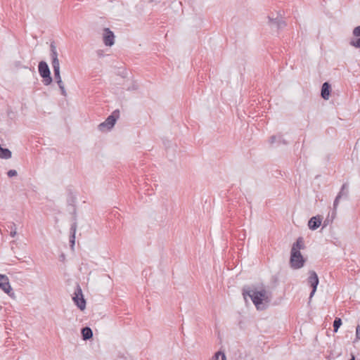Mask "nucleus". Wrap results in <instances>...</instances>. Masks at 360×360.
I'll use <instances>...</instances> for the list:
<instances>
[{
  "instance_id": "f257e3e1",
  "label": "nucleus",
  "mask_w": 360,
  "mask_h": 360,
  "mask_svg": "<svg viewBox=\"0 0 360 360\" xmlns=\"http://www.w3.org/2000/svg\"><path fill=\"white\" fill-rule=\"evenodd\" d=\"M243 296L245 300H247V296L250 297L257 309L262 310L265 309L266 306L263 301L266 300L267 297L266 291L264 289L257 291L251 290L249 287H244Z\"/></svg>"
},
{
  "instance_id": "f03ea898",
  "label": "nucleus",
  "mask_w": 360,
  "mask_h": 360,
  "mask_svg": "<svg viewBox=\"0 0 360 360\" xmlns=\"http://www.w3.org/2000/svg\"><path fill=\"white\" fill-rule=\"evenodd\" d=\"M119 116L120 111L118 110H115L103 122L98 125V129L101 131L110 130L114 127L117 120L119 118Z\"/></svg>"
},
{
  "instance_id": "7ed1b4c3",
  "label": "nucleus",
  "mask_w": 360,
  "mask_h": 360,
  "mask_svg": "<svg viewBox=\"0 0 360 360\" xmlns=\"http://www.w3.org/2000/svg\"><path fill=\"white\" fill-rule=\"evenodd\" d=\"M294 250L295 249L291 250L290 251V264L292 269H298L304 265L305 259H304L300 251Z\"/></svg>"
},
{
  "instance_id": "20e7f679",
  "label": "nucleus",
  "mask_w": 360,
  "mask_h": 360,
  "mask_svg": "<svg viewBox=\"0 0 360 360\" xmlns=\"http://www.w3.org/2000/svg\"><path fill=\"white\" fill-rule=\"evenodd\" d=\"M39 73L43 78V83L45 86H48L51 84L53 79L51 77V72L48 64L45 61H40L38 65Z\"/></svg>"
},
{
  "instance_id": "39448f33",
  "label": "nucleus",
  "mask_w": 360,
  "mask_h": 360,
  "mask_svg": "<svg viewBox=\"0 0 360 360\" xmlns=\"http://www.w3.org/2000/svg\"><path fill=\"white\" fill-rule=\"evenodd\" d=\"M72 300L80 310H84L86 308V300L79 283H77L76 285L75 290L72 295Z\"/></svg>"
},
{
  "instance_id": "423d86ee",
  "label": "nucleus",
  "mask_w": 360,
  "mask_h": 360,
  "mask_svg": "<svg viewBox=\"0 0 360 360\" xmlns=\"http://www.w3.org/2000/svg\"><path fill=\"white\" fill-rule=\"evenodd\" d=\"M307 283L311 288V292L309 295V299H311L315 294L319 283L318 275L314 271L311 270L309 271Z\"/></svg>"
},
{
  "instance_id": "0eeeda50",
  "label": "nucleus",
  "mask_w": 360,
  "mask_h": 360,
  "mask_svg": "<svg viewBox=\"0 0 360 360\" xmlns=\"http://www.w3.org/2000/svg\"><path fill=\"white\" fill-rule=\"evenodd\" d=\"M349 195V185L347 183H344L341 187L340 192L336 196L334 202H333V208L335 210L338 205L340 199L342 198H347Z\"/></svg>"
},
{
  "instance_id": "6e6552de",
  "label": "nucleus",
  "mask_w": 360,
  "mask_h": 360,
  "mask_svg": "<svg viewBox=\"0 0 360 360\" xmlns=\"http://www.w3.org/2000/svg\"><path fill=\"white\" fill-rule=\"evenodd\" d=\"M268 20L269 24L271 29L279 30L285 27L286 25L285 22L282 19V18L280 17L273 18L270 16H268Z\"/></svg>"
},
{
  "instance_id": "1a4fd4ad",
  "label": "nucleus",
  "mask_w": 360,
  "mask_h": 360,
  "mask_svg": "<svg viewBox=\"0 0 360 360\" xmlns=\"http://www.w3.org/2000/svg\"><path fill=\"white\" fill-rule=\"evenodd\" d=\"M103 43L107 46H111L115 43L114 33L109 28H104L103 34Z\"/></svg>"
},
{
  "instance_id": "9d476101",
  "label": "nucleus",
  "mask_w": 360,
  "mask_h": 360,
  "mask_svg": "<svg viewBox=\"0 0 360 360\" xmlns=\"http://www.w3.org/2000/svg\"><path fill=\"white\" fill-rule=\"evenodd\" d=\"M269 143L271 146H280L281 145H287L288 142L283 138V135L278 134L273 135L269 138Z\"/></svg>"
},
{
  "instance_id": "9b49d317",
  "label": "nucleus",
  "mask_w": 360,
  "mask_h": 360,
  "mask_svg": "<svg viewBox=\"0 0 360 360\" xmlns=\"http://www.w3.org/2000/svg\"><path fill=\"white\" fill-rule=\"evenodd\" d=\"M77 228V223L76 211H75V209H74L73 223L72 224L70 229V243L71 247H73L75 243V234H76Z\"/></svg>"
},
{
  "instance_id": "f8f14e48",
  "label": "nucleus",
  "mask_w": 360,
  "mask_h": 360,
  "mask_svg": "<svg viewBox=\"0 0 360 360\" xmlns=\"http://www.w3.org/2000/svg\"><path fill=\"white\" fill-rule=\"evenodd\" d=\"M353 37L349 44L356 49H360V25L356 27L352 32Z\"/></svg>"
},
{
  "instance_id": "ddd939ff",
  "label": "nucleus",
  "mask_w": 360,
  "mask_h": 360,
  "mask_svg": "<svg viewBox=\"0 0 360 360\" xmlns=\"http://www.w3.org/2000/svg\"><path fill=\"white\" fill-rule=\"evenodd\" d=\"M0 288L7 294L12 290L8 278L6 275L0 274Z\"/></svg>"
},
{
  "instance_id": "4468645a",
  "label": "nucleus",
  "mask_w": 360,
  "mask_h": 360,
  "mask_svg": "<svg viewBox=\"0 0 360 360\" xmlns=\"http://www.w3.org/2000/svg\"><path fill=\"white\" fill-rule=\"evenodd\" d=\"M322 219V217L320 215L312 217L308 221L309 229L313 231L317 229L321 224Z\"/></svg>"
},
{
  "instance_id": "2eb2a0df",
  "label": "nucleus",
  "mask_w": 360,
  "mask_h": 360,
  "mask_svg": "<svg viewBox=\"0 0 360 360\" xmlns=\"http://www.w3.org/2000/svg\"><path fill=\"white\" fill-rule=\"evenodd\" d=\"M81 334L84 340H89L93 337V331L89 326H85L82 328Z\"/></svg>"
},
{
  "instance_id": "dca6fc26",
  "label": "nucleus",
  "mask_w": 360,
  "mask_h": 360,
  "mask_svg": "<svg viewBox=\"0 0 360 360\" xmlns=\"http://www.w3.org/2000/svg\"><path fill=\"white\" fill-rule=\"evenodd\" d=\"M330 92V85L328 82H324L321 87V97L325 100H328L329 98Z\"/></svg>"
},
{
  "instance_id": "f3484780",
  "label": "nucleus",
  "mask_w": 360,
  "mask_h": 360,
  "mask_svg": "<svg viewBox=\"0 0 360 360\" xmlns=\"http://www.w3.org/2000/svg\"><path fill=\"white\" fill-rule=\"evenodd\" d=\"M304 245L303 238L300 237L297 239L296 242L293 243L291 250H294V251H300L301 249H304Z\"/></svg>"
},
{
  "instance_id": "a211bd4d",
  "label": "nucleus",
  "mask_w": 360,
  "mask_h": 360,
  "mask_svg": "<svg viewBox=\"0 0 360 360\" xmlns=\"http://www.w3.org/2000/svg\"><path fill=\"white\" fill-rule=\"evenodd\" d=\"M50 49H51V60H55V59H58V53H57L56 46L54 42H52L51 44Z\"/></svg>"
},
{
  "instance_id": "6ab92c4d",
  "label": "nucleus",
  "mask_w": 360,
  "mask_h": 360,
  "mask_svg": "<svg viewBox=\"0 0 360 360\" xmlns=\"http://www.w3.org/2000/svg\"><path fill=\"white\" fill-rule=\"evenodd\" d=\"M11 152L8 148H2L0 145V158H11Z\"/></svg>"
},
{
  "instance_id": "aec40b11",
  "label": "nucleus",
  "mask_w": 360,
  "mask_h": 360,
  "mask_svg": "<svg viewBox=\"0 0 360 360\" xmlns=\"http://www.w3.org/2000/svg\"><path fill=\"white\" fill-rule=\"evenodd\" d=\"M342 325V320L340 318H338V317H336L333 321V331L335 333H337L338 329L340 328V327Z\"/></svg>"
},
{
  "instance_id": "412c9836",
  "label": "nucleus",
  "mask_w": 360,
  "mask_h": 360,
  "mask_svg": "<svg viewBox=\"0 0 360 360\" xmlns=\"http://www.w3.org/2000/svg\"><path fill=\"white\" fill-rule=\"evenodd\" d=\"M220 356H221V360H226V357L224 353L220 351L216 352L214 355L212 356V358L210 359V360H219Z\"/></svg>"
},
{
  "instance_id": "4be33fe9",
  "label": "nucleus",
  "mask_w": 360,
  "mask_h": 360,
  "mask_svg": "<svg viewBox=\"0 0 360 360\" xmlns=\"http://www.w3.org/2000/svg\"><path fill=\"white\" fill-rule=\"evenodd\" d=\"M56 82H57V84L58 85V87H59V89L60 90L61 94L63 96H67V92H66V90L65 89V85H64L62 79L59 80V81H57Z\"/></svg>"
},
{
  "instance_id": "5701e85b",
  "label": "nucleus",
  "mask_w": 360,
  "mask_h": 360,
  "mask_svg": "<svg viewBox=\"0 0 360 360\" xmlns=\"http://www.w3.org/2000/svg\"><path fill=\"white\" fill-rule=\"evenodd\" d=\"M51 65H52L53 71L54 70H60V63H59L58 58V59H55V60H51Z\"/></svg>"
},
{
  "instance_id": "b1692460",
  "label": "nucleus",
  "mask_w": 360,
  "mask_h": 360,
  "mask_svg": "<svg viewBox=\"0 0 360 360\" xmlns=\"http://www.w3.org/2000/svg\"><path fill=\"white\" fill-rule=\"evenodd\" d=\"M75 201H76V198L72 193H70L68 198V205H71L72 207H75Z\"/></svg>"
},
{
  "instance_id": "393cba45",
  "label": "nucleus",
  "mask_w": 360,
  "mask_h": 360,
  "mask_svg": "<svg viewBox=\"0 0 360 360\" xmlns=\"http://www.w3.org/2000/svg\"><path fill=\"white\" fill-rule=\"evenodd\" d=\"M53 73H54V77H55V79L56 81H59V80H61V77H60V70H54L53 71Z\"/></svg>"
},
{
  "instance_id": "a878e982",
  "label": "nucleus",
  "mask_w": 360,
  "mask_h": 360,
  "mask_svg": "<svg viewBox=\"0 0 360 360\" xmlns=\"http://www.w3.org/2000/svg\"><path fill=\"white\" fill-rule=\"evenodd\" d=\"M17 171L15 169H11L7 172V175L8 177L11 178L17 175Z\"/></svg>"
},
{
  "instance_id": "bb28decb",
  "label": "nucleus",
  "mask_w": 360,
  "mask_h": 360,
  "mask_svg": "<svg viewBox=\"0 0 360 360\" xmlns=\"http://www.w3.org/2000/svg\"><path fill=\"white\" fill-rule=\"evenodd\" d=\"M356 340H360V326H357L356 328Z\"/></svg>"
},
{
  "instance_id": "cd10ccee",
  "label": "nucleus",
  "mask_w": 360,
  "mask_h": 360,
  "mask_svg": "<svg viewBox=\"0 0 360 360\" xmlns=\"http://www.w3.org/2000/svg\"><path fill=\"white\" fill-rule=\"evenodd\" d=\"M8 228L11 230V231H13L14 229H17L16 228V225L15 223L13 222H9V224H8Z\"/></svg>"
},
{
  "instance_id": "c85d7f7f",
  "label": "nucleus",
  "mask_w": 360,
  "mask_h": 360,
  "mask_svg": "<svg viewBox=\"0 0 360 360\" xmlns=\"http://www.w3.org/2000/svg\"><path fill=\"white\" fill-rule=\"evenodd\" d=\"M16 230L17 229H14V230L10 231V236L11 237H15L16 236V234H17Z\"/></svg>"
},
{
  "instance_id": "c756f323",
  "label": "nucleus",
  "mask_w": 360,
  "mask_h": 360,
  "mask_svg": "<svg viewBox=\"0 0 360 360\" xmlns=\"http://www.w3.org/2000/svg\"><path fill=\"white\" fill-rule=\"evenodd\" d=\"M349 360H355V356L353 354H352V357Z\"/></svg>"
}]
</instances>
